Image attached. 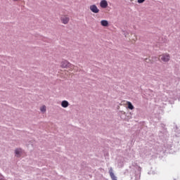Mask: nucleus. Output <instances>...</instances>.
I'll return each mask as SVG.
<instances>
[{
	"instance_id": "nucleus-1",
	"label": "nucleus",
	"mask_w": 180,
	"mask_h": 180,
	"mask_svg": "<svg viewBox=\"0 0 180 180\" xmlns=\"http://www.w3.org/2000/svg\"><path fill=\"white\" fill-rule=\"evenodd\" d=\"M159 58H160V60H161L164 63H168V61L169 60L171 57L169 56V54L165 53V54H163V55H160L159 56Z\"/></svg>"
},
{
	"instance_id": "nucleus-2",
	"label": "nucleus",
	"mask_w": 180,
	"mask_h": 180,
	"mask_svg": "<svg viewBox=\"0 0 180 180\" xmlns=\"http://www.w3.org/2000/svg\"><path fill=\"white\" fill-rule=\"evenodd\" d=\"M60 20L63 25H67L70 22V18L67 15H63L60 18Z\"/></svg>"
},
{
	"instance_id": "nucleus-3",
	"label": "nucleus",
	"mask_w": 180,
	"mask_h": 180,
	"mask_svg": "<svg viewBox=\"0 0 180 180\" xmlns=\"http://www.w3.org/2000/svg\"><path fill=\"white\" fill-rule=\"evenodd\" d=\"M90 11H91L93 13H99V8H98L96 5L90 6Z\"/></svg>"
},
{
	"instance_id": "nucleus-4",
	"label": "nucleus",
	"mask_w": 180,
	"mask_h": 180,
	"mask_svg": "<svg viewBox=\"0 0 180 180\" xmlns=\"http://www.w3.org/2000/svg\"><path fill=\"white\" fill-rule=\"evenodd\" d=\"M109 174L112 180H117V178L116 177V176H115V174L113 173V169L112 167L110 168Z\"/></svg>"
},
{
	"instance_id": "nucleus-5",
	"label": "nucleus",
	"mask_w": 180,
	"mask_h": 180,
	"mask_svg": "<svg viewBox=\"0 0 180 180\" xmlns=\"http://www.w3.org/2000/svg\"><path fill=\"white\" fill-rule=\"evenodd\" d=\"M100 6L103 9L108 8V1L106 0H101L100 2Z\"/></svg>"
},
{
	"instance_id": "nucleus-6",
	"label": "nucleus",
	"mask_w": 180,
	"mask_h": 180,
	"mask_svg": "<svg viewBox=\"0 0 180 180\" xmlns=\"http://www.w3.org/2000/svg\"><path fill=\"white\" fill-rule=\"evenodd\" d=\"M70 65H71V63H70L67 60H65L61 63V67H63V68H67V67H70Z\"/></svg>"
},
{
	"instance_id": "nucleus-7",
	"label": "nucleus",
	"mask_w": 180,
	"mask_h": 180,
	"mask_svg": "<svg viewBox=\"0 0 180 180\" xmlns=\"http://www.w3.org/2000/svg\"><path fill=\"white\" fill-rule=\"evenodd\" d=\"M101 26H103L104 27H108V26H109V22H108V20H102L101 21Z\"/></svg>"
},
{
	"instance_id": "nucleus-8",
	"label": "nucleus",
	"mask_w": 180,
	"mask_h": 180,
	"mask_svg": "<svg viewBox=\"0 0 180 180\" xmlns=\"http://www.w3.org/2000/svg\"><path fill=\"white\" fill-rule=\"evenodd\" d=\"M68 105H69V103H68V101H63L61 103L62 108H68Z\"/></svg>"
},
{
	"instance_id": "nucleus-9",
	"label": "nucleus",
	"mask_w": 180,
	"mask_h": 180,
	"mask_svg": "<svg viewBox=\"0 0 180 180\" xmlns=\"http://www.w3.org/2000/svg\"><path fill=\"white\" fill-rule=\"evenodd\" d=\"M127 103L128 105V109H130V110H133V109H134V106H133V104H131L130 101H127Z\"/></svg>"
},
{
	"instance_id": "nucleus-10",
	"label": "nucleus",
	"mask_w": 180,
	"mask_h": 180,
	"mask_svg": "<svg viewBox=\"0 0 180 180\" xmlns=\"http://www.w3.org/2000/svg\"><path fill=\"white\" fill-rule=\"evenodd\" d=\"M22 153V149L18 148L15 150V153L16 155H20V154Z\"/></svg>"
},
{
	"instance_id": "nucleus-11",
	"label": "nucleus",
	"mask_w": 180,
	"mask_h": 180,
	"mask_svg": "<svg viewBox=\"0 0 180 180\" xmlns=\"http://www.w3.org/2000/svg\"><path fill=\"white\" fill-rule=\"evenodd\" d=\"M40 110H41V112H46V105L41 106V107L40 108Z\"/></svg>"
},
{
	"instance_id": "nucleus-12",
	"label": "nucleus",
	"mask_w": 180,
	"mask_h": 180,
	"mask_svg": "<svg viewBox=\"0 0 180 180\" xmlns=\"http://www.w3.org/2000/svg\"><path fill=\"white\" fill-rule=\"evenodd\" d=\"M144 1H146V0H138V3L143 4V2H144Z\"/></svg>"
},
{
	"instance_id": "nucleus-13",
	"label": "nucleus",
	"mask_w": 180,
	"mask_h": 180,
	"mask_svg": "<svg viewBox=\"0 0 180 180\" xmlns=\"http://www.w3.org/2000/svg\"><path fill=\"white\" fill-rule=\"evenodd\" d=\"M13 1H18V0H13Z\"/></svg>"
}]
</instances>
